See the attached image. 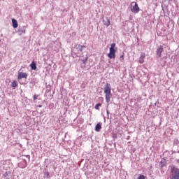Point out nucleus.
<instances>
[{
  "instance_id": "obj_1",
  "label": "nucleus",
  "mask_w": 179,
  "mask_h": 179,
  "mask_svg": "<svg viewBox=\"0 0 179 179\" xmlns=\"http://www.w3.org/2000/svg\"><path fill=\"white\" fill-rule=\"evenodd\" d=\"M104 93L106 97V101L108 103L111 100V85L110 83H106L104 87Z\"/></svg>"
},
{
  "instance_id": "obj_2",
  "label": "nucleus",
  "mask_w": 179,
  "mask_h": 179,
  "mask_svg": "<svg viewBox=\"0 0 179 179\" xmlns=\"http://www.w3.org/2000/svg\"><path fill=\"white\" fill-rule=\"evenodd\" d=\"M171 177L170 179H179V169L176 168V166H171Z\"/></svg>"
},
{
  "instance_id": "obj_3",
  "label": "nucleus",
  "mask_w": 179,
  "mask_h": 179,
  "mask_svg": "<svg viewBox=\"0 0 179 179\" xmlns=\"http://www.w3.org/2000/svg\"><path fill=\"white\" fill-rule=\"evenodd\" d=\"M115 49H109V53L108 54V58H110V59H115Z\"/></svg>"
},
{
  "instance_id": "obj_4",
  "label": "nucleus",
  "mask_w": 179,
  "mask_h": 179,
  "mask_svg": "<svg viewBox=\"0 0 179 179\" xmlns=\"http://www.w3.org/2000/svg\"><path fill=\"white\" fill-rule=\"evenodd\" d=\"M17 34L19 36H22V34H26V27H19L18 30L17 31Z\"/></svg>"
},
{
  "instance_id": "obj_5",
  "label": "nucleus",
  "mask_w": 179,
  "mask_h": 179,
  "mask_svg": "<svg viewBox=\"0 0 179 179\" xmlns=\"http://www.w3.org/2000/svg\"><path fill=\"white\" fill-rule=\"evenodd\" d=\"M17 79L18 80H20L21 79H27V73H23V72H19Z\"/></svg>"
},
{
  "instance_id": "obj_6",
  "label": "nucleus",
  "mask_w": 179,
  "mask_h": 179,
  "mask_svg": "<svg viewBox=\"0 0 179 179\" xmlns=\"http://www.w3.org/2000/svg\"><path fill=\"white\" fill-rule=\"evenodd\" d=\"M131 10L133 13H139L140 8L138 3H135V5L131 8Z\"/></svg>"
},
{
  "instance_id": "obj_7",
  "label": "nucleus",
  "mask_w": 179,
  "mask_h": 179,
  "mask_svg": "<svg viewBox=\"0 0 179 179\" xmlns=\"http://www.w3.org/2000/svg\"><path fill=\"white\" fill-rule=\"evenodd\" d=\"M103 23L104 26H106V27H108L110 24H111V22L110 21V18L108 17H106L105 19L103 17Z\"/></svg>"
},
{
  "instance_id": "obj_8",
  "label": "nucleus",
  "mask_w": 179,
  "mask_h": 179,
  "mask_svg": "<svg viewBox=\"0 0 179 179\" xmlns=\"http://www.w3.org/2000/svg\"><path fill=\"white\" fill-rule=\"evenodd\" d=\"M164 51L163 45H159V47L157 49V57H162V53Z\"/></svg>"
},
{
  "instance_id": "obj_9",
  "label": "nucleus",
  "mask_w": 179,
  "mask_h": 179,
  "mask_svg": "<svg viewBox=\"0 0 179 179\" xmlns=\"http://www.w3.org/2000/svg\"><path fill=\"white\" fill-rule=\"evenodd\" d=\"M29 66L31 67V69L32 71H36V69H37V64H36V62L34 61H33L31 62V64L29 65Z\"/></svg>"
},
{
  "instance_id": "obj_10",
  "label": "nucleus",
  "mask_w": 179,
  "mask_h": 179,
  "mask_svg": "<svg viewBox=\"0 0 179 179\" xmlns=\"http://www.w3.org/2000/svg\"><path fill=\"white\" fill-rule=\"evenodd\" d=\"M12 23H13V27L14 29H17V26H19V24H17V20L15 19H12Z\"/></svg>"
},
{
  "instance_id": "obj_11",
  "label": "nucleus",
  "mask_w": 179,
  "mask_h": 179,
  "mask_svg": "<svg viewBox=\"0 0 179 179\" xmlns=\"http://www.w3.org/2000/svg\"><path fill=\"white\" fill-rule=\"evenodd\" d=\"M100 129H101V123H98L95 127V131L96 132H100Z\"/></svg>"
},
{
  "instance_id": "obj_12",
  "label": "nucleus",
  "mask_w": 179,
  "mask_h": 179,
  "mask_svg": "<svg viewBox=\"0 0 179 179\" xmlns=\"http://www.w3.org/2000/svg\"><path fill=\"white\" fill-rule=\"evenodd\" d=\"M83 48H86V46L78 45V47L76 48V49L78 50V51H80V52L83 51Z\"/></svg>"
},
{
  "instance_id": "obj_13",
  "label": "nucleus",
  "mask_w": 179,
  "mask_h": 179,
  "mask_svg": "<svg viewBox=\"0 0 179 179\" xmlns=\"http://www.w3.org/2000/svg\"><path fill=\"white\" fill-rule=\"evenodd\" d=\"M11 87H13V89H16V87H17V81L13 80L11 83Z\"/></svg>"
},
{
  "instance_id": "obj_14",
  "label": "nucleus",
  "mask_w": 179,
  "mask_h": 179,
  "mask_svg": "<svg viewBox=\"0 0 179 179\" xmlns=\"http://www.w3.org/2000/svg\"><path fill=\"white\" fill-rule=\"evenodd\" d=\"M164 166H166V159H162L160 162V167H161V169H163V167H164Z\"/></svg>"
},
{
  "instance_id": "obj_15",
  "label": "nucleus",
  "mask_w": 179,
  "mask_h": 179,
  "mask_svg": "<svg viewBox=\"0 0 179 179\" xmlns=\"http://www.w3.org/2000/svg\"><path fill=\"white\" fill-rule=\"evenodd\" d=\"M44 176L46 178H51V176L50 175L49 171H45Z\"/></svg>"
},
{
  "instance_id": "obj_16",
  "label": "nucleus",
  "mask_w": 179,
  "mask_h": 179,
  "mask_svg": "<svg viewBox=\"0 0 179 179\" xmlns=\"http://www.w3.org/2000/svg\"><path fill=\"white\" fill-rule=\"evenodd\" d=\"M140 64H143V62H145V61L143 60V56H141L138 60Z\"/></svg>"
},
{
  "instance_id": "obj_17",
  "label": "nucleus",
  "mask_w": 179,
  "mask_h": 179,
  "mask_svg": "<svg viewBox=\"0 0 179 179\" xmlns=\"http://www.w3.org/2000/svg\"><path fill=\"white\" fill-rule=\"evenodd\" d=\"M99 107H101V103H98L97 104L95 105V110H99Z\"/></svg>"
},
{
  "instance_id": "obj_18",
  "label": "nucleus",
  "mask_w": 179,
  "mask_h": 179,
  "mask_svg": "<svg viewBox=\"0 0 179 179\" xmlns=\"http://www.w3.org/2000/svg\"><path fill=\"white\" fill-rule=\"evenodd\" d=\"M89 57H86L84 59H82L83 64H84V65H86V62H87Z\"/></svg>"
},
{
  "instance_id": "obj_19",
  "label": "nucleus",
  "mask_w": 179,
  "mask_h": 179,
  "mask_svg": "<svg viewBox=\"0 0 179 179\" xmlns=\"http://www.w3.org/2000/svg\"><path fill=\"white\" fill-rule=\"evenodd\" d=\"M109 50H115V43H112Z\"/></svg>"
},
{
  "instance_id": "obj_20",
  "label": "nucleus",
  "mask_w": 179,
  "mask_h": 179,
  "mask_svg": "<svg viewBox=\"0 0 179 179\" xmlns=\"http://www.w3.org/2000/svg\"><path fill=\"white\" fill-rule=\"evenodd\" d=\"M120 62H124V54L120 55Z\"/></svg>"
},
{
  "instance_id": "obj_21",
  "label": "nucleus",
  "mask_w": 179,
  "mask_h": 179,
  "mask_svg": "<svg viewBox=\"0 0 179 179\" xmlns=\"http://www.w3.org/2000/svg\"><path fill=\"white\" fill-rule=\"evenodd\" d=\"M27 166V162L24 161V166L22 167V169H24V167Z\"/></svg>"
},
{
  "instance_id": "obj_22",
  "label": "nucleus",
  "mask_w": 179,
  "mask_h": 179,
  "mask_svg": "<svg viewBox=\"0 0 179 179\" xmlns=\"http://www.w3.org/2000/svg\"><path fill=\"white\" fill-rule=\"evenodd\" d=\"M37 99H38V95L34 94V100L36 101V100H37Z\"/></svg>"
},
{
  "instance_id": "obj_23",
  "label": "nucleus",
  "mask_w": 179,
  "mask_h": 179,
  "mask_svg": "<svg viewBox=\"0 0 179 179\" xmlns=\"http://www.w3.org/2000/svg\"><path fill=\"white\" fill-rule=\"evenodd\" d=\"M138 179H145V176L143 175H140L138 178Z\"/></svg>"
},
{
  "instance_id": "obj_24",
  "label": "nucleus",
  "mask_w": 179,
  "mask_h": 179,
  "mask_svg": "<svg viewBox=\"0 0 179 179\" xmlns=\"http://www.w3.org/2000/svg\"><path fill=\"white\" fill-rule=\"evenodd\" d=\"M26 157H27V159L30 160V155H26Z\"/></svg>"
},
{
  "instance_id": "obj_25",
  "label": "nucleus",
  "mask_w": 179,
  "mask_h": 179,
  "mask_svg": "<svg viewBox=\"0 0 179 179\" xmlns=\"http://www.w3.org/2000/svg\"><path fill=\"white\" fill-rule=\"evenodd\" d=\"M106 113H107V115H108V114H110V112L108 111V110H106Z\"/></svg>"
},
{
  "instance_id": "obj_26",
  "label": "nucleus",
  "mask_w": 179,
  "mask_h": 179,
  "mask_svg": "<svg viewBox=\"0 0 179 179\" xmlns=\"http://www.w3.org/2000/svg\"><path fill=\"white\" fill-rule=\"evenodd\" d=\"M156 104H159V101H157V102L155 103V106H156Z\"/></svg>"
},
{
  "instance_id": "obj_27",
  "label": "nucleus",
  "mask_w": 179,
  "mask_h": 179,
  "mask_svg": "<svg viewBox=\"0 0 179 179\" xmlns=\"http://www.w3.org/2000/svg\"><path fill=\"white\" fill-rule=\"evenodd\" d=\"M39 107L41 108V107H42V106H41V105H39Z\"/></svg>"
},
{
  "instance_id": "obj_28",
  "label": "nucleus",
  "mask_w": 179,
  "mask_h": 179,
  "mask_svg": "<svg viewBox=\"0 0 179 179\" xmlns=\"http://www.w3.org/2000/svg\"><path fill=\"white\" fill-rule=\"evenodd\" d=\"M0 43H1V39H0Z\"/></svg>"
}]
</instances>
